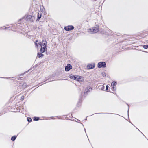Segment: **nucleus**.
I'll return each instance as SVG.
<instances>
[{
	"label": "nucleus",
	"mask_w": 148,
	"mask_h": 148,
	"mask_svg": "<svg viewBox=\"0 0 148 148\" xmlns=\"http://www.w3.org/2000/svg\"><path fill=\"white\" fill-rule=\"evenodd\" d=\"M34 18L33 16H32L30 15H28L27 16H25L24 17H23L22 19H25L26 20L28 21H32L31 19H32Z\"/></svg>",
	"instance_id": "4"
},
{
	"label": "nucleus",
	"mask_w": 148,
	"mask_h": 148,
	"mask_svg": "<svg viewBox=\"0 0 148 148\" xmlns=\"http://www.w3.org/2000/svg\"><path fill=\"white\" fill-rule=\"evenodd\" d=\"M108 85H107L106 86V90H107L108 89Z\"/></svg>",
	"instance_id": "19"
},
{
	"label": "nucleus",
	"mask_w": 148,
	"mask_h": 148,
	"mask_svg": "<svg viewBox=\"0 0 148 148\" xmlns=\"http://www.w3.org/2000/svg\"><path fill=\"white\" fill-rule=\"evenodd\" d=\"M97 66L99 68H104L106 66V64L104 62H100L98 64Z\"/></svg>",
	"instance_id": "3"
},
{
	"label": "nucleus",
	"mask_w": 148,
	"mask_h": 148,
	"mask_svg": "<svg viewBox=\"0 0 148 148\" xmlns=\"http://www.w3.org/2000/svg\"><path fill=\"white\" fill-rule=\"evenodd\" d=\"M143 47L144 49H147V45H144L143 46Z\"/></svg>",
	"instance_id": "16"
},
{
	"label": "nucleus",
	"mask_w": 148,
	"mask_h": 148,
	"mask_svg": "<svg viewBox=\"0 0 148 148\" xmlns=\"http://www.w3.org/2000/svg\"><path fill=\"white\" fill-rule=\"evenodd\" d=\"M74 27L72 25H69L64 27V29L66 31H70L74 29Z\"/></svg>",
	"instance_id": "5"
},
{
	"label": "nucleus",
	"mask_w": 148,
	"mask_h": 148,
	"mask_svg": "<svg viewBox=\"0 0 148 148\" xmlns=\"http://www.w3.org/2000/svg\"><path fill=\"white\" fill-rule=\"evenodd\" d=\"M16 136H14L12 137L11 138V140L12 141H14L16 138Z\"/></svg>",
	"instance_id": "13"
},
{
	"label": "nucleus",
	"mask_w": 148,
	"mask_h": 148,
	"mask_svg": "<svg viewBox=\"0 0 148 148\" xmlns=\"http://www.w3.org/2000/svg\"><path fill=\"white\" fill-rule=\"evenodd\" d=\"M27 121L28 122H30L32 121V119L31 118H28Z\"/></svg>",
	"instance_id": "17"
},
{
	"label": "nucleus",
	"mask_w": 148,
	"mask_h": 148,
	"mask_svg": "<svg viewBox=\"0 0 148 148\" xmlns=\"http://www.w3.org/2000/svg\"><path fill=\"white\" fill-rule=\"evenodd\" d=\"M147 45V48H148V45Z\"/></svg>",
	"instance_id": "22"
},
{
	"label": "nucleus",
	"mask_w": 148,
	"mask_h": 148,
	"mask_svg": "<svg viewBox=\"0 0 148 148\" xmlns=\"http://www.w3.org/2000/svg\"><path fill=\"white\" fill-rule=\"evenodd\" d=\"M41 53L40 54L38 53V56L39 57H42L43 56V54L42 53Z\"/></svg>",
	"instance_id": "14"
},
{
	"label": "nucleus",
	"mask_w": 148,
	"mask_h": 148,
	"mask_svg": "<svg viewBox=\"0 0 148 148\" xmlns=\"http://www.w3.org/2000/svg\"><path fill=\"white\" fill-rule=\"evenodd\" d=\"M74 75L72 74L70 75H69V77L70 78L74 79Z\"/></svg>",
	"instance_id": "12"
},
{
	"label": "nucleus",
	"mask_w": 148,
	"mask_h": 148,
	"mask_svg": "<svg viewBox=\"0 0 148 148\" xmlns=\"http://www.w3.org/2000/svg\"><path fill=\"white\" fill-rule=\"evenodd\" d=\"M99 30V28L98 26L96 25L95 27L89 29L88 32L91 34H93L97 32Z\"/></svg>",
	"instance_id": "2"
},
{
	"label": "nucleus",
	"mask_w": 148,
	"mask_h": 148,
	"mask_svg": "<svg viewBox=\"0 0 148 148\" xmlns=\"http://www.w3.org/2000/svg\"><path fill=\"white\" fill-rule=\"evenodd\" d=\"M117 83L116 82H113L111 83L112 86V87L114 89L115 87L114 86H115V85Z\"/></svg>",
	"instance_id": "11"
},
{
	"label": "nucleus",
	"mask_w": 148,
	"mask_h": 148,
	"mask_svg": "<svg viewBox=\"0 0 148 148\" xmlns=\"http://www.w3.org/2000/svg\"><path fill=\"white\" fill-rule=\"evenodd\" d=\"M24 96H22L21 97V99L23 100L24 99Z\"/></svg>",
	"instance_id": "18"
},
{
	"label": "nucleus",
	"mask_w": 148,
	"mask_h": 148,
	"mask_svg": "<svg viewBox=\"0 0 148 148\" xmlns=\"http://www.w3.org/2000/svg\"><path fill=\"white\" fill-rule=\"evenodd\" d=\"M39 118L38 117H34V121H37L39 119Z\"/></svg>",
	"instance_id": "15"
},
{
	"label": "nucleus",
	"mask_w": 148,
	"mask_h": 148,
	"mask_svg": "<svg viewBox=\"0 0 148 148\" xmlns=\"http://www.w3.org/2000/svg\"><path fill=\"white\" fill-rule=\"evenodd\" d=\"M91 90V88L90 87H88L86 89L85 93H87V92H88Z\"/></svg>",
	"instance_id": "10"
},
{
	"label": "nucleus",
	"mask_w": 148,
	"mask_h": 148,
	"mask_svg": "<svg viewBox=\"0 0 148 148\" xmlns=\"http://www.w3.org/2000/svg\"><path fill=\"white\" fill-rule=\"evenodd\" d=\"M102 88H104V86Z\"/></svg>",
	"instance_id": "21"
},
{
	"label": "nucleus",
	"mask_w": 148,
	"mask_h": 148,
	"mask_svg": "<svg viewBox=\"0 0 148 148\" xmlns=\"http://www.w3.org/2000/svg\"><path fill=\"white\" fill-rule=\"evenodd\" d=\"M38 42V40H37L35 42V44L36 46L38 49L39 47H41L40 49V51L41 53H43L45 52L47 50V42L44 40H43L42 42Z\"/></svg>",
	"instance_id": "1"
},
{
	"label": "nucleus",
	"mask_w": 148,
	"mask_h": 148,
	"mask_svg": "<svg viewBox=\"0 0 148 148\" xmlns=\"http://www.w3.org/2000/svg\"><path fill=\"white\" fill-rule=\"evenodd\" d=\"M80 79V77L79 76L74 75V79L77 81H79Z\"/></svg>",
	"instance_id": "8"
},
{
	"label": "nucleus",
	"mask_w": 148,
	"mask_h": 148,
	"mask_svg": "<svg viewBox=\"0 0 148 148\" xmlns=\"http://www.w3.org/2000/svg\"><path fill=\"white\" fill-rule=\"evenodd\" d=\"M9 28V27H5V29H8Z\"/></svg>",
	"instance_id": "20"
},
{
	"label": "nucleus",
	"mask_w": 148,
	"mask_h": 148,
	"mask_svg": "<svg viewBox=\"0 0 148 148\" xmlns=\"http://www.w3.org/2000/svg\"><path fill=\"white\" fill-rule=\"evenodd\" d=\"M95 64H88L87 66V69H92L95 67Z\"/></svg>",
	"instance_id": "7"
},
{
	"label": "nucleus",
	"mask_w": 148,
	"mask_h": 148,
	"mask_svg": "<svg viewBox=\"0 0 148 148\" xmlns=\"http://www.w3.org/2000/svg\"><path fill=\"white\" fill-rule=\"evenodd\" d=\"M72 69V66L69 64H68L67 66L65 67V70L66 71H69Z\"/></svg>",
	"instance_id": "6"
},
{
	"label": "nucleus",
	"mask_w": 148,
	"mask_h": 148,
	"mask_svg": "<svg viewBox=\"0 0 148 148\" xmlns=\"http://www.w3.org/2000/svg\"><path fill=\"white\" fill-rule=\"evenodd\" d=\"M42 16V14L41 12H38V17H37V20H38L40 19L41 17Z\"/></svg>",
	"instance_id": "9"
}]
</instances>
